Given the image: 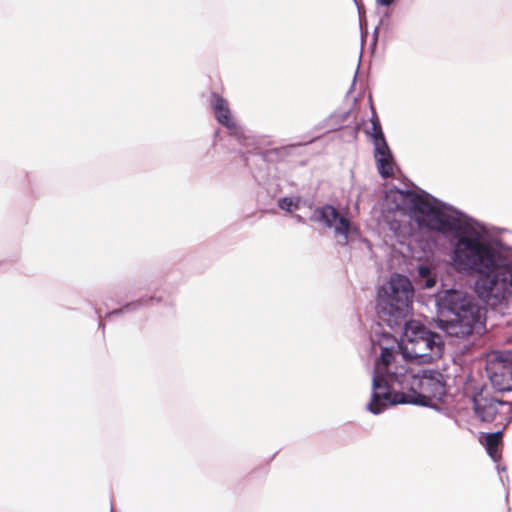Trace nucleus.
Instances as JSON below:
<instances>
[{"label":"nucleus","mask_w":512,"mask_h":512,"mask_svg":"<svg viewBox=\"0 0 512 512\" xmlns=\"http://www.w3.org/2000/svg\"><path fill=\"white\" fill-rule=\"evenodd\" d=\"M501 369L500 373L494 372L490 376L491 383L499 391H512V366Z\"/></svg>","instance_id":"obj_9"},{"label":"nucleus","mask_w":512,"mask_h":512,"mask_svg":"<svg viewBox=\"0 0 512 512\" xmlns=\"http://www.w3.org/2000/svg\"><path fill=\"white\" fill-rule=\"evenodd\" d=\"M153 298H142V299H139L137 301H133V302H130V303H127L126 305H124L122 308L120 309H116V310H113L112 312H110L108 314V316H113V315H118V314H121V313H126V312H132V311H135L143 306H145L147 304V302L149 300H152Z\"/></svg>","instance_id":"obj_12"},{"label":"nucleus","mask_w":512,"mask_h":512,"mask_svg":"<svg viewBox=\"0 0 512 512\" xmlns=\"http://www.w3.org/2000/svg\"><path fill=\"white\" fill-rule=\"evenodd\" d=\"M294 218L296 219V221L298 223H304L305 222L304 218L301 215H295Z\"/></svg>","instance_id":"obj_16"},{"label":"nucleus","mask_w":512,"mask_h":512,"mask_svg":"<svg viewBox=\"0 0 512 512\" xmlns=\"http://www.w3.org/2000/svg\"><path fill=\"white\" fill-rule=\"evenodd\" d=\"M414 290L408 277L394 274L378 289L377 314L403 337L393 347L381 349L372 376L371 400L367 409L374 415L395 404L427 406L445 394L443 374L437 370L415 371L413 365L430 364L444 352L443 337L417 320H408Z\"/></svg>","instance_id":"obj_1"},{"label":"nucleus","mask_w":512,"mask_h":512,"mask_svg":"<svg viewBox=\"0 0 512 512\" xmlns=\"http://www.w3.org/2000/svg\"><path fill=\"white\" fill-rule=\"evenodd\" d=\"M311 220L333 231L336 242L346 246L358 236V229L348 217L347 212L340 211L333 205L317 207Z\"/></svg>","instance_id":"obj_4"},{"label":"nucleus","mask_w":512,"mask_h":512,"mask_svg":"<svg viewBox=\"0 0 512 512\" xmlns=\"http://www.w3.org/2000/svg\"><path fill=\"white\" fill-rule=\"evenodd\" d=\"M435 268L428 264H419L417 266V283L423 288H433L436 285Z\"/></svg>","instance_id":"obj_10"},{"label":"nucleus","mask_w":512,"mask_h":512,"mask_svg":"<svg viewBox=\"0 0 512 512\" xmlns=\"http://www.w3.org/2000/svg\"><path fill=\"white\" fill-rule=\"evenodd\" d=\"M374 145V157L377 163L379 174L383 178L393 175V155L385 138L376 140Z\"/></svg>","instance_id":"obj_7"},{"label":"nucleus","mask_w":512,"mask_h":512,"mask_svg":"<svg viewBox=\"0 0 512 512\" xmlns=\"http://www.w3.org/2000/svg\"><path fill=\"white\" fill-rule=\"evenodd\" d=\"M209 104L217 122L226 127L231 134L238 135L240 128L232 116L228 101L217 92H212Z\"/></svg>","instance_id":"obj_6"},{"label":"nucleus","mask_w":512,"mask_h":512,"mask_svg":"<svg viewBox=\"0 0 512 512\" xmlns=\"http://www.w3.org/2000/svg\"><path fill=\"white\" fill-rule=\"evenodd\" d=\"M377 3L381 6H389L391 5L395 0H376Z\"/></svg>","instance_id":"obj_15"},{"label":"nucleus","mask_w":512,"mask_h":512,"mask_svg":"<svg viewBox=\"0 0 512 512\" xmlns=\"http://www.w3.org/2000/svg\"><path fill=\"white\" fill-rule=\"evenodd\" d=\"M437 326L450 336L465 338L483 327L484 308L470 293L448 289L436 298Z\"/></svg>","instance_id":"obj_3"},{"label":"nucleus","mask_w":512,"mask_h":512,"mask_svg":"<svg viewBox=\"0 0 512 512\" xmlns=\"http://www.w3.org/2000/svg\"><path fill=\"white\" fill-rule=\"evenodd\" d=\"M509 249V257L511 259V270H512V248L504 244ZM503 299H499L500 303L492 305L486 301L483 297H480L492 310L499 313L502 316H512V281L507 284L503 290Z\"/></svg>","instance_id":"obj_8"},{"label":"nucleus","mask_w":512,"mask_h":512,"mask_svg":"<svg viewBox=\"0 0 512 512\" xmlns=\"http://www.w3.org/2000/svg\"><path fill=\"white\" fill-rule=\"evenodd\" d=\"M384 208L395 216L408 214L419 228L440 234L451 247L450 259L456 269L478 274V296L492 305L500 303L512 281L510 251L480 222L426 192L390 190Z\"/></svg>","instance_id":"obj_2"},{"label":"nucleus","mask_w":512,"mask_h":512,"mask_svg":"<svg viewBox=\"0 0 512 512\" xmlns=\"http://www.w3.org/2000/svg\"><path fill=\"white\" fill-rule=\"evenodd\" d=\"M502 441V431H496L493 433H489L485 437V447L488 455L492 458L493 461L497 462L500 459V455L498 453V446Z\"/></svg>","instance_id":"obj_11"},{"label":"nucleus","mask_w":512,"mask_h":512,"mask_svg":"<svg viewBox=\"0 0 512 512\" xmlns=\"http://www.w3.org/2000/svg\"><path fill=\"white\" fill-rule=\"evenodd\" d=\"M475 415L483 422L499 420L498 424L508 425L512 421V405L487 393L480 392L473 397Z\"/></svg>","instance_id":"obj_5"},{"label":"nucleus","mask_w":512,"mask_h":512,"mask_svg":"<svg viewBox=\"0 0 512 512\" xmlns=\"http://www.w3.org/2000/svg\"><path fill=\"white\" fill-rule=\"evenodd\" d=\"M371 131H367V134L371 137L372 142H375L376 140H381L382 138H385L381 123L373 110L372 117H371Z\"/></svg>","instance_id":"obj_13"},{"label":"nucleus","mask_w":512,"mask_h":512,"mask_svg":"<svg viewBox=\"0 0 512 512\" xmlns=\"http://www.w3.org/2000/svg\"><path fill=\"white\" fill-rule=\"evenodd\" d=\"M300 202V197H283L278 200V206L282 210L292 212L300 208Z\"/></svg>","instance_id":"obj_14"}]
</instances>
